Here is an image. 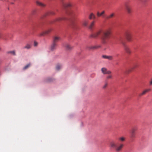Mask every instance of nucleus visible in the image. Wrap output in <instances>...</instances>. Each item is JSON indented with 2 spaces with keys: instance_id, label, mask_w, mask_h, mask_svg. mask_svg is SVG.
I'll list each match as a JSON object with an SVG mask.
<instances>
[{
  "instance_id": "nucleus-7",
  "label": "nucleus",
  "mask_w": 152,
  "mask_h": 152,
  "mask_svg": "<svg viewBox=\"0 0 152 152\" xmlns=\"http://www.w3.org/2000/svg\"><path fill=\"white\" fill-rule=\"evenodd\" d=\"M101 71L104 74L110 75L111 73V72L110 71L107 70V69L105 68H102L101 69Z\"/></svg>"
},
{
  "instance_id": "nucleus-33",
  "label": "nucleus",
  "mask_w": 152,
  "mask_h": 152,
  "mask_svg": "<svg viewBox=\"0 0 152 152\" xmlns=\"http://www.w3.org/2000/svg\"><path fill=\"white\" fill-rule=\"evenodd\" d=\"M136 131V129H135V128H133L132 129V131H131V132H132V133H135V131Z\"/></svg>"
},
{
  "instance_id": "nucleus-38",
  "label": "nucleus",
  "mask_w": 152,
  "mask_h": 152,
  "mask_svg": "<svg viewBox=\"0 0 152 152\" xmlns=\"http://www.w3.org/2000/svg\"><path fill=\"white\" fill-rule=\"evenodd\" d=\"M131 71V70H129L127 71V73H129V72H130Z\"/></svg>"
},
{
  "instance_id": "nucleus-19",
  "label": "nucleus",
  "mask_w": 152,
  "mask_h": 152,
  "mask_svg": "<svg viewBox=\"0 0 152 152\" xmlns=\"http://www.w3.org/2000/svg\"><path fill=\"white\" fill-rule=\"evenodd\" d=\"M96 18L95 15L92 13H91L89 16V18L91 19L92 18L95 19Z\"/></svg>"
},
{
  "instance_id": "nucleus-29",
  "label": "nucleus",
  "mask_w": 152,
  "mask_h": 152,
  "mask_svg": "<svg viewBox=\"0 0 152 152\" xmlns=\"http://www.w3.org/2000/svg\"><path fill=\"white\" fill-rule=\"evenodd\" d=\"M31 64L30 63H29L26 65L23 68V70H25L26 69H27L30 66H31Z\"/></svg>"
},
{
  "instance_id": "nucleus-8",
  "label": "nucleus",
  "mask_w": 152,
  "mask_h": 152,
  "mask_svg": "<svg viewBox=\"0 0 152 152\" xmlns=\"http://www.w3.org/2000/svg\"><path fill=\"white\" fill-rule=\"evenodd\" d=\"M101 31H99L90 35V37L94 38H96L101 33Z\"/></svg>"
},
{
  "instance_id": "nucleus-20",
  "label": "nucleus",
  "mask_w": 152,
  "mask_h": 152,
  "mask_svg": "<svg viewBox=\"0 0 152 152\" xmlns=\"http://www.w3.org/2000/svg\"><path fill=\"white\" fill-rule=\"evenodd\" d=\"M66 19L65 18L63 17H60L58 18H57L56 20V21H60L62 20H65Z\"/></svg>"
},
{
  "instance_id": "nucleus-3",
  "label": "nucleus",
  "mask_w": 152,
  "mask_h": 152,
  "mask_svg": "<svg viewBox=\"0 0 152 152\" xmlns=\"http://www.w3.org/2000/svg\"><path fill=\"white\" fill-rule=\"evenodd\" d=\"M52 30L51 29H49L45 31L40 33L38 34V36L39 37H41L44 36L45 35L48 34L51 32Z\"/></svg>"
},
{
  "instance_id": "nucleus-11",
  "label": "nucleus",
  "mask_w": 152,
  "mask_h": 152,
  "mask_svg": "<svg viewBox=\"0 0 152 152\" xmlns=\"http://www.w3.org/2000/svg\"><path fill=\"white\" fill-rule=\"evenodd\" d=\"M151 89H147L145 90L144 91H143L141 93H140L138 94L139 96H141L143 95H145L146 93L150 91H151Z\"/></svg>"
},
{
  "instance_id": "nucleus-23",
  "label": "nucleus",
  "mask_w": 152,
  "mask_h": 152,
  "mask_svg": "<svg viewBox=\"0 0 152 152\" xmlns=\"http://www.w3.org/2000/svg\"><path fill=\"white\" fill-rule=\"evenodd\" d=\"M70 24L71 26L73 27L75 26V22L74 20L71 19L70 21Z\"/></svg>"
},
{
  "instance_id": "nucleus-37",
  "label": "nucleus",
  "mask_w": 152,
  "mask_h": 152,
  "mask_svg": "<svg viewBox=\"0 0 152 152\" xmlns=\"http://www.w3.org/2000/svg\"><path fill=\"white\" fill-rule=\"evenodd\" d=\"M61 1L63 5L64 3H65L64 2V0H61Z\"/></svg>"
},
{
  "instance_id": "nucleus-2",
  "label": "nucleus",
  "mask_w": 152,
  "mask_h": 152,
  "mask_svg": "<svg viewBox=\"0 0 152 152\" xmlns=\"http://www.w3.org/2000/svg\"><path fill=\"white\" fill-rule=\"evenodd\" d=\"M110 146L111 148H115L116 151L119 152L122 150L124 145L121 143L117 145L114 141H112L110 142Z\"/></svg>"
},
{
  "instance_id": "nucleus-34",
  "label": "nucleus",
  "mask_w": 152,
  "mask_h": 152,
  "mask_svg": "<svg viewBox=\"0 0 152 152\" xmlns=\"http://www.w3.org/2000/svg\"><path fill=\"white\" fill-rule=\"evenodd\" d=\"M49 14L50 15H53L55 14V13L53 11H50L49 12Z\"/></svg>"
},
{
  "instance_id": "nucleus-24",
  "label": "nucleus",
  "mask_w": 152,
  "mask_h": 152,
  "mask_svg": "<svg viewBox=\"0 0 152 152\" xmlns=\"http://www.w3.org/2000/svg\"><path fill=\"white\" fill-rule=\"evenodd\" d=\"M61 67V64H58L56 66V69L57 70H59Z\"/></svg>"
},
{
  "instance_id": "nucleus-22",
  "label": "nucleus",
  "mask_w": 152,
  "mask_h": 152,
  "mask_svg": "<svg viewBox=\"0 0 152 152\" xmlns=\"http://www.w3.org/2000/svg\"><path fill=\"white\" fill-rule=\"evenodd\" d=\"M115 15L114 13H113L111 14L110 15H109L108 16H107L106 17V18L107 19H110V18H113Z\"/></svg>"
},
{
  "instance_id": "nucleus-36",
  "label": "nucleus",
  "mask_w": 152,
  "mask_h": 152,
  "mask_svg": "<svg viewBox=\"0 0 152 152\" xmlns=\"http://www.w3.org/2000/svg\"><path fill=\"white\" fill-rule=\"evenodd\" d=\"M149 85L150 86L152 85V78H151V81L149 82Z\"/></svg>"
},
{
  "instance_id": "nucleus-28",
  "label": "nucleus",
  "mask_w": 152,
  "mask_h": 152,
  "mask_svg": "<svg viewBox=\"0 0 152 152\" xmlns=\"http://www.w3.org/2000/svg\"><path fill=\"white\" fill-rule=\"evenodd\" d=\"M108 85V83H107V81L106 80L103 86L102 87V88L104 89H105L107 88Z\"/></svg>"
},
{
  "instance_id": "nucleus-12",
  "label": "nucleus",
  "mask_w": 152,
  "mask_h": 152,
  "mask_svg": "<svg viewBox=\"0 0 152 152\" xmlns=\"http://www.w3.org/2000/svg\"><path fill=\"white\" fill-rule=\"evenodd\" d=\"M36 3L37 5L41 7H44L46 6V5L43 3L38 1H36Z\"/></svg>"
},
{
  "instance_id": "nucleus-1",
  "label": "nucleus",
  "mask_w": 152,
  "mask_h": 152,
  "mask_svg": "<svg viewBox=\"0 0 152 152\" xmlns=\"http://www.w3.org/2000/svg\"><path fill=\"white\" fill-rule=\"evenodd\" d=\"M111 33V30L106 29L102 32V42L103 44L106 43L110 39Z\"/></svg>"
},
{
  "instance_id": "nucleus-40",
  "label": "nucleus",
  "mask_w": 152,
  "mask_h": 152,
  "mask_svg": "<svg viewBox=\"0 0 152 152\" xmlns=\"http://www.w3.org/2000/svg\"><path fill=\"white\" fill-rule=\"evenodd\" d=\"M11 4H13L14 3H12H12H11Z\"/></svg>"
},
{
  "instance_id": "nucleus-15",
  "label": "nucleus",
  "mask_w": 152,
  "mask_h": 152,
  "mask_svg": "<svg viewBox=\"0 0 152 152\" xmlns=\"http://www.w3.org/2000/svg\"><path fill=\"white\" fill-rule=\"evenodd\" d=\"M63 7L65 8L67 7H69L71 6L72 4L70 3H65L63 4Z\"/></svg>"
},
{
  "instance_id": "nucleus-9",
  "label": "nucleus",
  "mask_w": 152,
  "mask_h": 152,
  "mask_svg": "<svg viewBox=\"0 0 152 152\" xmlns=\"http://www.w3.org/2000/svg\"><path fill=\"white\" fill-rule=\"evenodd\" d=\"M125 6L127 13L129 14H130L132 12L131 7L130 5L127 4H126Z\"/></svg>"
},
{
  "instance_id": "nucleus-39",
  "label": "nucleus",
  "mask_w": 152,
  "mask_h": 152,
  "mask_svg": "<svg viewBox=\"0 0 152 152\" xmlns=\"http://www.w3.org/2000/svg\"><path fill=\"white\" fill-rule=\"evenodd\" d=\"M35 12V11H33L32 12Z\"/></svg>"
},
{
  "instance_id": "nucleus-5",
  "label": "nucleus",
  "mask_w": 152,
  "mask_h": 152,
  "mask_svg": "<svg viewBox=\"0 0 152 152\" xmlns=\"http://www.w3.org/2000/svg\"><path fill=\"white\" fill-rule=\"evenodd\" d=\"M124 46V48L126 52L128 54H130L131 53V51L130 48L127 46L124 43H123Z\"/></svg>"
},
{
  "instance_id": "nucleus-30",
  "label": "nucleus",
  "mask_w": 152,
  "mask_h": 152,
  "mask_svg": "<svg viewBox=\"0 0 152 152\" xmlns=\"http://www.w3.org/2000/svg\"><path fill=\"white\" fill-rule=\"evenodd\" d=\"M8 53H11L14 56L15 55H16L15 51L14 50L9 51V52H8Z\"/></svg>"
},
{
  "instance_id": "nucleus-6",
  "label": "nucleus",
  "mask_w": 152,
  "mask_h": 152,
  "mask_svg": "<svg viewBox=\"0 0 152 152\" xmlns=\"http://www.w3.org/2000/svg\"><path fill=\"white\" fill-rule=\"evenodd\" d=\"M57 46V44H56L52 42V44L51 45L50 47V50L52 51L55 50Z\"/></svg>"
},
{
  "instance_id": "nucleus-18",
  "label": "nucleus",
  "mask_w": 152,
  "mask_h": 152,
  "mask_svg": "<svg viewBox=\"0 0 152 152\" xmlns=\"http://www.w3.org/2000/svg\"><path fill=\"white\" fill-rule=\"evenodd\" d=\"M100 46H89L88 47V48L90 49H97L98 48H100Z\"/></svg>"
},
{
  "instance_id": "nucleus-4",
  "label": "nucleus",
  "mask_w": 152,
  "mask_h": 152,
  "mask_svg": "<svg viewBox=\"0 0 152 152\" xmlns=\"http://www.w3.org/2000/svg\"><path fill=\"white\" fill-rule=\"evenodd\" d=\"M125 36L127 40L129 41H130L132 39V34L130 32H127L125 34Z\"/></svg>"
},
{
  "instance_id": "nucleus-32",
  "label": "nucleus",
  "mask_w": 152,
  "mask_h": 152,
  "mask_svg": "<svg viewBox=\"0 0 152 152\" xmlns=\"http://www.w3.org/2000/svg\"><path fill=\"white\" fill-rule=\"evenodd\" d=\"M112 78V76L111 75H109L107 76L106 78L107 79H111Z\"/></svg>"
},
{
  "instance_id": "nucleus-27",
  "label": "nucleus",
  "mask_w": 152,
  "mask_h": 152,
  "mask_svg": "<svg viewBox=\"0 0 152 152\" xmlns=\"http://www.w3.org/2000/svg\"><path fill=\"white\" fill-rule=\"evenodd\" d=\"M88 23V20H84L83 22V24L84 26H87Z\"/></svg>"
},
{
  "instance_id": "nucleus-13",
  "label": "nucleus",
  "mask_w": 152,
  "mask_h": 152,
  "mask_svg": "<svg viewBox=\"0 0 152 152\" xmlns=\"http://www.w3.org/2000/svg\"><path fill=\"white\" fill-rule=\"evenodd\" d=\"M102 57L104 59H106L110 60H112L113 59V57L112 56H107L106 55L102 56Z\"/></svg>"
},
{
  "instance_id": "nucleus-17",
  "label": "nucleus",
  "mask_w": 152,
  "mask_h": 152,
  "mask_svg": "<svg viewBox=\"0 0 152 152\" xmlns=\"http://www.w3.org/2000/svg\"><path fill=\"white\" fill-rule=\"evenodd\" d=\"M105 11H102L101 13H99V12H97L96 13V15L98 17H100L101 16H102L103 17V15L104 14Z\"/></svg>"
},
{
  "instance_id": "nucleus-21",
  "label": "nucleus",
  "mask_w": 152,
  "mask_h": 152,
  "mask_svg": "<svg viewBox=\"0 0 152 152\" xmlns=\"http://www.w3.org/2000/svg\"><path fill=\"white\" fill-rule=\"evenodd\" d=\"M136 137V134L134 133H132V132L130 133V137L132 139H134Z\"/></svg>"
},
{
  "instance_id": "nucleus-31",
  "label": "nucleus",
  "mask_w": 152,
  "mask_h": 152,
  "mask_svg": "<svg viewBox=\"0 0 152 152\" xmlns=\"http://www.w3.org/2000/svg\"><path fill=\"white\" fill-rule=\"evenodd\" d=\"M53 79L51 78H48L46 80V81L47 82H50L53 81Z\"/></svg>"
},
{
  "instance_id": "nucleus-35",
  "label": "nucleus",
  "mask_w": 152,
  "mask_h": 152,
  "mask_svg": "<svg viewBox=\"0 0 152 152\" xmlns=\"http://www.w3.org/2000/svg\"><path fill=\"white\" fill-rule=\"evenodd\" d=\"M37 45H38V43L36 41H34V46L36 47L37 46Z\"/></svg>"
},
{
  "instance_id": "nucleus-16",
  "label": "nucleus",
  "mask_w": 152,
  "mask_h": 152,
  "mask_svg": "<svg viewBox=\"0 0 152 152\" xmlns=\"http://www.w3.org/2000/svg\"><path fill=\"white\" fill-rule=\"evenodd\" d=\"M66 49L67 50H71L73 48V47L67 44L65 45Z\"/></svg>"
},
{
  "instance_id": "nucleus-10",
  "label": "nucleus",
  "mask_w": 152,
  "mask_h": 152,
  "mask_svg": "<svg viewBox=\"0 0 152 152\" xmlns=\"http://www.w3.org/2000/svg\"><path fill=\"white\" fill-rule=\"evenodd\" d=\"M60 39L61 38L60 37L57 36H55L53 37L52 42L56 44H57V42L60 41Z\"/></svg>"
},
{
  "instance_id": "nucleus-25",
  "label": "nucleus",
  "mask_w": 152,
  "mask_h": 152,
  "mask_svg": "<svg viewBox=\"0 0 152 152\" xmlns=\"http://www.w3.org/2000/svg\"><path fill=\"white\" fill-rule=\"evenodd\" d=\"M125 138L124 137H121L119 138V140L121 142H123L125 140Z\"/></svg>"
},
{
  "instance_id": "nucleus-14",
  "label": "nucleus",
  "mask_w": 152,
  "mask_h": 152,
  "mask_svg": "<svg viewBox=\"0 0 152 152\" xmlns=\"http://www.w3.org/2000/svg\"><path fill=\"white\" fill-rule=\"evenodd\" d=\"M95 23L94 21H92L90 24L89 26V28L91 30H92Z\"/></svg>"
},
{
  "instance_id": "nucleus-26",
  "label": "nucleus",
  "mask_w": 152,
  "mask_h": 152,
  "mask_svg": "<svg viewBox=\"0 0 152 152\" xmlns=\"http://www.w3.org/2000/svg\"><path fill=\"white\" fill-rule=\"evenodd\" d=\"M31 45L28 44H27L25 46L23 47V48L29 49L31 48Z\"/></svg>"
}]
</instances>
